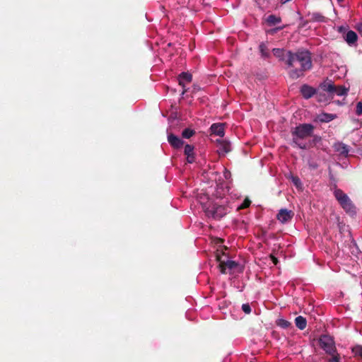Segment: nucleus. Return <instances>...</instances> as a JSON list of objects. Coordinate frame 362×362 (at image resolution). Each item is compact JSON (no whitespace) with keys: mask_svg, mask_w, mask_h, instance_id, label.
<instances>
[{"mask_svg":"<svg viewBox=\"0 0 362 362\" xmlns=\"http://www.w3.org/2000/svg\"><path fill=\"white\" fill-rule=\"evenodd\" d=\"M352 352L357 357L362 359V346H356L352 349Z\"/></svg>","mask_w":362,"mask_h":362,"instance_id":"obj_25","label":"nucleus"},{"mask_svg":"<svg viewBox=\"0 0 362 362\" xmlns=\"http://www.w3.org/2000/svg\"><path fill=\"white\" fill-rule=\"evenodd\" d=\"M293 216V212L287 209H281L276 215V218L282 223L290 221Z\"/></svg>","mask_w":362,"mask_h":362,"instance_id":"obj_8","label":"nucleus"},{"mask_svg":"<svg viewBox=\"0 0 362 362\" xmlns=\"http://www.w3.org/2000/svg\"><path fill=\"white\" fill-rule=\"evenodd\" d=\"M271 257H272V259L273 262H274L275 264H276L278 263V259H277V258H276V257H274V256H273V255H272V256H271Z\"/></svg>","mask_w":362,"mask_h":362,"instance_id":"obj_38","label":"nucleus"},{"mask_svg":"<svg viewBox=\"0 0 362 362\" xmlns=\"http://www.w3.org/2000/svg\"><path fill=\"white\" fill-rule=\"evenodd\" d=\"M315 95H316V98H317L318 101H323L324 100L322 99L325 97L324 95H322L321 93H318L317 92V94H315Z\"/></svg>","mask_w":362,"mask_h":362,"instance_id":"obj_35","label":"nucleus"},{"mask_svg":"<svg viewBox=\"0 0 362 362\" xmlns=\"http://www.w3.org/2000/svg\"><path fill=\"white\" fill-rule=\"evenodd\" d=\"M300 93L305 99H309L317 94V90L313 87L304 84L300 87Z\"/></svg>","mask_w":362,"mask_h":362,"instance_id":"obj_9","label":"nucleus"},{"mask_svg":"<svg viewBox=\"0 0 362 362\" xmlns=\"http://www.w3.org/2000/svg\"><path fill=\"white\" fill-rule=\"evenodd\" d=\"M259 49L262 57L269 58L270 57L269 50L265 43H261L259 46Z\"/></svg>","mask_w":362,"mask_h":362,"instance_id":"obj_21","label":"nucleus"},{"mask_svg":"<svg viewBox=\"0 0 362 362\" xmlns=\"http://www.w3.org/2000/svg\"><path fill=\"white\" fill-rule=\"evenodd\" d=\"M216 260L219 262L218 267L220 269V272L222 274H226V269H228L230 270L235 269L238 264L233 260H227L226 262L221 261V255H219L218 252H217L216 255Z\"/></svg>","mask_w":362,"mask_h":362,"instance_id":"obj_6","label":"nucleus"},{"mask_svg":"<svg viewBox=\"0 0 362 362\" xmlns=\"http://www.w3.org/2000/svg\"><path fill=\"white\" fill-rule=\"evenodd\" d=\"M295 324L299 329L303 330L307 326V321L303 316H298L295 319Z\"/></svg>","mask_w":362,"mask_h":362,"instance_id":"obj_17","label":"nucleus"},{"mask_svg":"<svg viewBox=\"0 0 362 362\" xmlns=\"http://www.w3.org/2000/svg\"><path fill=\"white\" fill-rule=\"evenodd\" d=\"M314 129L315 127L311 124L304 123L297 125L291 131L293 144L300 149H307L305 143L302 141L312 136Z\"/></svg>","mask_w":362,"mask_h":362,"instance_id":"obj_2","label":"nucleus"},{"mask_svg":"<svg viewBox=\"0 0 362 362\" xmlns=\"http://www.w3.org/2000/svg\"><path fill=\"white\" fill-rule=\"evenodd\" d=\"M230 151V143L227 141H221L219 143L218 153L219 155L224 156Z\"/></svg>","mask_w":362,"mask_h":362,"instance_id":"obj_14","label":"nucleus"},{"mask_svg":"<svg viewBox=\"0 0 362 362\" xmlns=\"http://www.w3.org/2000/svg\"><path fill=\"white\" fill-rule=\"evenodd\" d=\"M251 202L248 199H245L243 203L240 205V209H245V208H247L250 204Z\"/></svg>","mask_w":362,"mask_h":362,"instance_id":"obj_32","label":"nucleus"},{"mask_svg":"<svg viewBox=\"0 0 362 362\" xmlns=\"http://www.w3.org/2000/svg\"><path fill=\"white\" fill-rule=\"evenodd\" d=\"M194 147L192 145L186 144L185 146L184 153L185 156H189L194 153Z\"/></svg>","mask_w":362,"mask_h":362,"instance_id":"obj_26","label":"nucleus"},{"mask_svg":"<svg viewBox=\"0 0 362 362\" xmlns=\"http://www.w3.org/2000/svg\"><path fill=\"white\" fill-rule=\"evenodd\" d=\"M356 113L358 115H362V102L357 103Z\"/></svg>","mask_w":362,"mask_h":362,"instance_id":"obj_31","label":"nucleus"},{"mask_svg":"<svg viewBox=\"0 0 362 362\" xmlns=\"http://www.w3.org/2000/svg\"><path fill=\"white\" fill-rule=\"evenodd\" d=\"M200 89H201V88L199 86L194 85L192 92L194 93L196 91H199Z\"/></svg>","mask_w":362,"mask_h":362,"instance_id":"obj_36","label":"nucleus"},{"mask_svg":"<svg viewBox=\"0 0 362 362\" xmlns=\"http://www.w3.org/2000/svg\"><path fill=\"white\" fill-rule=\"evenodd\" d=\"M168 141L173 148L176 149L180 148L184 144V141L180 137L172 133L168 135Z\"/></svg>","mask_w":362,"mask_h":362,"instance_id":"obj_10","label":"nucleus"},{"mask_svg":"<svg viewBox=\"0 0 362 362\" xmlns=\"http://www.w3.org/2000/svg\"><path fill=\"white\" fill-rule=\"evenodd\" d=\"M336 117L335 115L329 113H322L318 115L317 119L321 122H329Z\"/></svg>","mask_w":362,"mask_h":362,"instance_id":"obj_18","label":"nucleus"},{"mask_svg":"<svg viewBox=\"0 0 362 362\" xmlns=\"http://www.w3.org/2000/svg\"><path fill=\"white\" fill-rule=\"evenodd\" d=\"M349 89L342 86H335L334 90L332 92V96L337 95L338 96H342L347 94Z\"/></svg>","mask_w":362,"mask_h":362,"instance_id":"obj_15","label":"nucleus"},{"mask_svg":"<svg viewBox=\"0 0 362 362\" xmlns=\"http://www.w3.org/2000/svg\"><path fill=\"white\" fill-rule=\"evenodd\" d=\"M309 166L313 169H316L317 168V165L316 163H310Z\"/></svg>","mask_w":362,"mask_h":362,"instance_id":"obj_37","label":"nucleus"},{"mask_svg":"<svg viewBox=\"0 0 362 362\" xmlns=\"http://www.w3.org/2000/svg\"><path fill=\"white\" fill-rule=\"evenodd\" d=\"M211 131L213 134L223 137L224 136L225 124L223 123H216L211 126Z\"/></svg>","mask_w":362,"mask_h":362,"instance_id":"obj_12","label":"nucleus"},{"mask_svg":"<svg viewBox=\"0 0 362 362\" xmlns=\"http://www.w3.org/2000/svg\"><path fill=\"white\" fill-rule=\"evenodd\" d=\"M333 148L340 156L346 157L349 152V147L342 142L335 143Z\"/></svg>","mask_w":362,"mask_h":362,"instance_id":"obj_11","label":"nucleus"},{"mask_svg":"<svg viewBox=\"0 0 362 362\" xmlns=\"http://www.w3.org/2000/svg\"><path fill=\"white\" fill-rule=\"evenodd\" d=\"M192 76L191 74L188 72H182L178 76V82L179 85H180L183 88V90L182 92V94L184 95L187 90L185 88V85L187 83H189L192 81Z\"/></svg>","mask_w":362,"mask_h":362,"instance_id":"obj_7","label":"nucleus"},{"mask_svg":"<svg viewBox=\"0 0 362 362\" xmlns=\"http://www.w3.org/2000/svg\"><path fill=\"white\" fill-rule=\"evenodd\" d=\"M344 38L348 45H353L358 40V35L354 31L349 30Z\"/></svg>","mask_w":362,"mask_h":362,"instance_id":"obj_13","label":"nucleus"},{"mask_svg":"<svg viewBox=\"0 0 362 362\" xmlns=\"http://www.w3.org/2000/svg\"><path fill=\"white\" fill-rule=\"evenodd\" d=\"M319 345L327 354H332L337 349L334 339L327 334H323L320 337Z\"/></svg>","mask_w":362,"mask_h":362,"instance_id":"obj_5","label":"nucleus"},{"mask_svg":"<svg viewBox=\"0 0 362 362\" xmlns=\"http://www.w3.org/2000/svg\"><path fill=\"white\" fill-rule=\"evenodd\" d=\"M352 246L354 247V250H352L351 253L354 255H356L358 253V248L356 247V243H353V244L351 245L350 247H351Z\"/></svg>","mask_w":362,"mask_h":362,"instance_id":"obj_34","label":"nucleus"},{"mask_svg":"<svg viewBox=\"0 0 362 362\" xmlns=\"http://www.w3.org/2000/svg\"><path fill=\"white\" fill-rule=\"evenodd\" d=\"M194 134L195 131L190 128H186L182 132V136L185 139H189Z\"/></svg>","mask_w":362,"mask_h":362,"instance_id":"obj_23","label":"nucleus"},{"mask_svg":"<svg viewBox=\"0 0 362 362\" xmlns=\"http://www.w3.org/2000/svg\"><path fill=\"white\" fill-rule=\"evenodd\" d=\"M320 88L331 95L332 92L334 90V84L332 81H325L320 85Z\"/></svg>","mask_w":362,"mask_h":362,"instance_id":"obj_16","label":"nucleus"},{"mask_svg":"<svg viewBox=\"0 0 362 362\" xmlns=\"http://www.w3.org/2000/svg\"><path fill=\"white\" fill-rule=\"evenodd\" d=\"M339 2H341L343 1L344 0H337Z\"/></svg>","mask_w":362,"mask_h":362,"instance_id":"obj_40","label":"nucleus"},{"mask_svg":"<svg viewBox=\"0 0 362 362\" xmlns=\"http://www.w3.org/2000/svg\"><path fill=\"white\" fill-rule=\"evenodd\" d=\"M276 325L284 329L288 328L291 326V323L284 319H279L276 321Z\"/></svg>","mask_w":362,"mask_h":362,"instance_id":"obj_24","label":"nucleus"},{"mask_svg":"<svg viewBox=\"0 0 362 362\" xmlns=\"http://www.w3.org/2000/svg\"><path fill=\"white\" fill-rule=\"evenodd\" d=\"M343 30H344V27L341 26V27L339 28V32H342Z\"/></svg>","mask_w":362,"mask_h":362,"instance_id":"obj_39","label":"nucleus"},{"mask_svg":"<svg viewBox=\"0 0 362 362\" xmlns=\"http://www.w3.org/2000/svg\"><path fill=\"white\" fill-rule=\"evenodd\" d=\"M313 19L316 21L322 22L325 21V16L320 13H313Z\"/></svg>","mask_w":362,"mask_h":362,"instance_id":"obj_29","label":"nucleus"},{"mask_svg":"<svg viewBox=\"0 0 362 362\" xmlns=\"http://www.w3.org/2000/svg\"><path fill=\"white\" fill-rule=\"evenodd\" d=\"M291 179L292 182L293 183V185L296 187H301L302 183H301V181H300V178L298 176L292 175Z\"/></svg>","mask_w":362,"mask_h":362,"instance_id":"obj_28","label":"nucleus"},{"mask_svg":"<svg viewBox=\"0 0 362 362\" xmlns=\"http://www.w3.org/2000/svg\"><path fill=\"white\" fill-rule=\"evenodd\" d=\"M272 52L275 57L286 62V52H285L284 49L279 48H274L272 49Z\"/></svg>","mask_w":362,"mask_h":362,"instance_id":"obj_19","label":"nucleus"},{"mask_svg":"<svg viewBox=\"0 0 362 362\" xmlns=\"http://www.w3.org/2000/svg\"><path fill=\"white\" fill-rule=\"evenodd\" d=\"M286 64L291 69L288 75L291 78L301 77L312 67L311 53L306 49H298L295 53L287 51Z\"/></svg>","mask_w":362,"mask_h":362,"instance_id":"obj_1","label":"nucleus"},{"mask_svg":"<svg viewBox=\"0 0 362 362\" xmlns=\"http://www.w3.org/2000/svg\"><path fill=\"white\" fill-rule=\"evenodd\" d=\"M204 211L207 216L212 217L214 219H220L227 214V209L223 205L214 204L204 208Z\"/></svg>","mask_w":362,"mask_h":362,"instance_id":"obj_4","label":"nucleus"},{"mask_svg":"<svg viewBox=\"0 0 362 362\" xmlns=\"http://www.w3.org/2000/svg\"><path fill=\"white\" fill-rule=\"evenodd\" d=\"M267 23L269 25H275L281 21V18L275 15H269L266 19Z\"/></svg>","mask_w":362,"mask_h":362,"instance_id":"obj_20","label":"nucleus"},{"mask_svg":"<svg viewBox=\"0 0 362 362\" xmlns=\"http://www.w3.org/2000/svg\"><path fill=\"white\" fill-rule=\"evenodd\" d=\"M242 310L246 314H250L251 313V308L248 303L243 304Z\"/></svg>","mask_w":362,"mask_h":362,"instance_id":"obj_30","label":"nucleus"},{"mask_svg":"<svg viewBox=\"0 0 362 362\" xmlns=\"http://www.w3.org/2000/svg\"><path fill=\"white\" fill-rule=\"evenodd\" d=\"M313 139L310 140L308 143H305V146H307V148H310L311 147L315 146L317 143L321 141V137L317 135H314L311 136Z\"/></svg>","mask_w":362,"mask_h":362,"instance_id":"obj_22","label":"nucleus"},{"mask_svg":"<svg viewBox=\"0 0 362 362\" xmlns=\"http://www.w3.org/2000/svg\"><path fill=\"white\" fill-rule=\"evenodd\" d=\"M329 355L331 356L332 357L328 359V362H341V361H340V356L337 353V350H336V351L334 354H329Z\"/></svg>","mask_w":362,"mask_h":362,"instance_id":"obj_27","label":"nucleus"},{"mask_svg":"<svg viewBox=\"0 0 362 362\" xmlns=\"http://www.w3.org/2000/svg\"><path fill=\"white\" fill-rule=\"evenodd\" d=\"M187 156V161L189 163H192L194 162V160H195L194 154H192V155H189V156Z\"/></svg>","mask_w":362,"mask_h":362,"instance_id":"obj_33","label":"nucleus"},{"mask_svg":"<svg viewBox=\"0 0 362 362\" xmlns=\"http://www.w3.org/2000/svg\"><path fill=\"white\" fill-rule=\"evenodd\" d=\"M334 195L341 208L347 214H349L351 216L356 214V206L346 194H345L341 189H337L334 192Z\"/></svg>","mask_w":362,"mask_h":362,"instance_id":"obj_3","label":"nucleus"}]
</instances>
